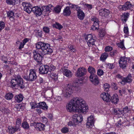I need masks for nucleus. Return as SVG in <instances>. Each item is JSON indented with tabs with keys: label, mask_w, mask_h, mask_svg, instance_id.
<instances>
[{
	"label": "nucleus",
	"mask_w": 134,
	"mask_h": 134,
	"mask_svg": "<svg viewBox=\"0 0 134 134\" xmlns=\"http://www.w3.org/2000/svg\"><path fill=\"white\" fill-rule=\"evenodd\" d=\"M86 105L85 102L83 99L76 97L69 103L66 106L67 110L71 112L75 111L84 113L88 111V107Z\"/></svg>",
	"instance_id": "1"
},
{
	"label": "nucleus",
	"mask_w": 134,
	"mask_h": 134,
	"mask_svg": "<svg viewBox=\"0 0 134 134\" xmlns=\"http://www.w3.org/2000/svg\"><path fill=\"white\" fill-rule=\"evenodd\" d=\"M10 84L11 87L13 88L19 87L21 89H23L25 87V83L23 80L19 75H15L14 78L11 80Z\"/></svg>",
	"instance_id": "2"
},
{
	"label": "nucleus",
	"mask_w": 134,
	"mask_h": 134,
	"mask_svg": "<svg viewBox=\"0 0 134 134\" xmlns=\"http://www.w3.org/2000/svg\"><path fill=\"white\" fill-rule=\"evenodd\" d=\"M36 47L38 49H41L42 53L44 55L49 54L53 52L52 49L50 48L49 44L43 42H40L37 43Z\"/></svg>",
	"instance_id": "3"
},
{
	"label": "nucleus",
	"mask_w": 134,
	"mask_h": 134,
	"mask_svg": "<svg viewBox=\"0 0 134 134\" xmlns=\"http://www.w3.org/2000/svg\"><path fill=\"white\" fill-rule=\"evenodd\" d=\"M72 121L68 122V125L70 126H75L82 122L83 120L82 116L78 113L74 114L72 117Z\"/></svg>",
	"instance_id": "4"
},
{
	"label": "nucleus",
	"mask_w": 134,
	"mask_h": 134,
	"mask_svg": "<svg viewBox=\"0 0 134 134\" xmlns=\"http://www.w3.org/2000/svg\"><path fill=\"white\" fill-rule=\"evenodd\" d=\"M34 60L38 63H40L44 55L40 50L33 52Z\"/></svg>",
	"instance_id": "5"
},
{
	"label": "nucleus",
	"mask_w": 134,
	"mask_h": 134,
	"mask_svg": "<svg viewBox=\"0 0 134 134\" xmlns=\"http://www.w3.org/2000/svg\"><path fill=\"white\" fill-rule=\"evenodd\" d=\"M30 73L29 76H24L23 78L27 81H33L37 78L36 74L34 70L31 69L30 71Z\"/></svg>",
	"instance_id": "6"
},
{
	"label": "nucleus",
	"mask_w": 134,
	"mask_h": 134,
	"mask_svg": "<svg viewBox=\"0 0 134 134\" xmlns=\"http://www.w3.org/2000/svg\"><path fill=\"white\" fill-rule=\"evenodd\" d=\"M134 5L129 1L126 2L124 5H119V8L121 11H126L131 9L133 8Z\"/></svg>",
	"instance_id": "7"
},
{
	"label": "nucleus",
	"mask_w": 134,
	"mask_h": 134,
	"mask_svg": "<svg viewBox=\"0 0 134 134\" xmlns=\"http://www.w3.org/2000/svg\"><path fill=\"white\" fill-rule=\"evenodd\" d=\"M116 78L119 79H122V81L120 83L122 84H124L125 83H130L132 80L131 79L132 76L131 74H129L126 77L122 78V76L119 74H118L116 76Z\"/></svg>",
	"instance_id": "8"
},
{
	"label": "nucleus",
	"mask_w": 134,
	"mask_h": 134,
	"mask_svg": "<svg viewBox=\"0 0 134 134\" xmlns=\"http://www.w3.org/2000/svg\"><path fill=\"white\" fill-rule=\"evenodd\" d=\"M31 126H34L37 131H41L44 130L45 125L41 123L34 122L31 123Z\"/></svg>",
	"instance_id": "9"
},
{
	"label": "nucleus",
	"mask_w": 134,
	"mask_h": 134,
	"mask_svg": "<svg viewBox=\"0 0 134 134\" xmlns=\"http://www.w3.org/2000/svg\"><path fill=\"white\" fill-rule=\"evenodd\" d=\"M86 69L83 67H80L78 68L75 74V76L80 77L86 74Z\"/></svg>",
	"instance_id": "10"
},
{
	"label": "nucleus",
	"mask_w": 134,
	"mask_h": 134,
	"mask_svg": "<svg viewBox=\"0 0 134 134\" xmlns=\"http://www.w3.org/2000/svg\"><path fill=\"white\" fill-rule=\"evenodd\" d=\"M85 39L89 47L91 45H94V42L96 41V40L93 37L92 34L87 35L85 38Z\"/></svg>",
	"instance_id": "11"
},
{
	"label": "nucleus",
	"mask_w": 134,
	"mask_h": 134,
	"mask_svg": "<svg viewBox=\"0 0 134 134\" xmlns=\"http://www.w3.org/2000/svg\"><path fill=\"white\" fill-rule=\"evenodd\" d=\"M129 60L128 58L125 57H121L119 62L120 66L121 68H124L126 67L127 60Z\"/></svg>",
	"instance_id": "12"
},
{
	"label": "nucleus",
	"mask_w": 134,
	"mask_h": 134,
	"mask_svg": "<svg viewBox=\"0 0 134 134\" xmlns=\"http://www.w3.org/2000/svg\"><path fill=\"white\" fill-rule=\"evenodd\" d=\"M72 93V91L70 88V85L68 84L64 92V97L66 98H68L70 97Z\"/></svg>",
	"instance_id": "13"
},
{
	"label": "nucleus",
	"mask_w": 134,
	"mask_h": 134,
	"mask_svg": "<svg viewBox=\"0 0 134 134\" xmlns=\"http://www.w3.org/2000/svg\"><path fill=\"white\" fill-rule=\"evenodd\" d=\"M99 15L103 17L106 18L110 17L109 11L108 10L106 9H101L99 11Z\"/></svg>",
	"instance_id": "14"
},
{
	"label": "nucleus",
	"mask_w": 134,
	"mask_h": 134,
	"mask_svg": "<svg viewBox=\"0 0 134 134\" xmlns=\"http://www.w3.org/2000/svg\"><path fill=\"white\" fill-rule=\"evenodd\" d=\"M49 66L47 65H43L40 66L39 69V73L40 74H44L48 73V69Z\"/></svg>",
	"instance_id": "15"
},
{
	"label": "nucleus",
	"mask_w": 134,
	"mask_h": 134,
	"mask_svg": "<svg viewBox=\"0 0 134 134\" xmlns=\"http://www.w3.org/2000/svg\"><path fill=\"white\" fill-rule=\"evenodd\" d=\"M90 81L94 85H97L99 83V80L97 75L94 74L90 75Z\"/></svg>",
	"instance_id": "16"
},
{
	"label": "nucleus",
	"mask_w": 134,
	"mask_h": 134,
	"mask_svg": "<svg viewBox=\"0 0 134 134\" xmlns=\"http://www.w3.org/2000/svg\"><path fill=\"white\" fill-rule=\"evenodd\" d=\"M94 120L92 116H91L87 118V121L86 123L87 127L92 128L94 125Z\"/></svg>",
	"instance_id": "17"
},
{
	"label": "nucleus",
	"mask_w": 134,
	"mask_h": 134,
	"mask_svg": "<svg viewBox=\"0 0 134 134\" xmlns=\"http://www.w3.org/2000/svg\"><path fill=\"white\" fill-rule=\"evenodd\" d=\"M32 11L35 15L40 16L42 14L43 10L40 7L35 6L33 7Z\"/></svg>",
	"instance_id": "18"
},
{
	"label": "nucleus",
	"mask_w": 134,
	"mask_h": 134,
	"mask_svg": "<svg viewBox=\"0 0 134 134\" xmlns=\"http://www.w3.org/2000/svg\"><path fill=\"white\" fill-rule=\"evenodd\" d=\"M101 98L103 100L106 102H109L110 101V98L111 97L110 94L108 93H104L100 95Z\"/></svg>",
	"instance_id": "19"
},
{
	"label": "nucleus",
	"mask_w": 134,
	"mask_h": 134,
	"mask_svg": "<svg viewBox=\"0 0 134 134\" xmlns=\"http://www.w3.org/2000/svg\"><path fill=\"white\" fill-rule=\"evenodd\" d=\"M61 69L63 71V73L64 75L69 78H71L72 77V74L70 70L65 69V68H62Z\"/></svg>",
	"instance_id": "20"
},
{
	"label": "nucleus",
	"mask_w": 134,
	"mask_h": 134,
	"mask_svg": "<svg viewBox=\"0 0 134 134\" xmlns=\"http://www.w3.org/2000/svg\"><path fill=\"white\" fill-rule=\"evenodd\" d=\"M8 132L10 134H13L15 132L19 131L18 126H10L8 127Z\"/></svg>",
	"instance_id": "21"
},
{
	"label": "nucleus",
	"mask_w": 134,
	"mask_h": 134,
	"mask_svg": "<svg viewBox=\"0 0 134 134\" xmlns=\"http://www.w3.org/2000/svg\"><path fill=\"white\" fill-rule=\"evenodd\" d=\"M110 100L112 103L116 104L119 100L118 96L116 94H113L110 98Z\"/></svg>",
	"instance_id": "22"
},
{
	"label": "nucleus",
	"mask_w": 134,
	"mask_h": 134,
	"mask_svg": "<svg viewBox=\"0 0 134 134\" xmlns=\"http://www.w3.org/2000/svg\"><path fill=\"white\" fill-rule=\"evenodd\" d=\"M23 95L21 94L17 95L15 97V100L18 103L21 102L23 100Z\"/></svg>",
	"instance_id": "23"
},
{
	"label": "nucleus",
	"mask_w": 134,
	"mask_h": 134,
	"mask_svg": "<svg viewBox=\"0 0 134 134\" xmlns=\"http://www.w3.org/2000/svg\"><path fill=\"white\" fill-rule=\"evenodd\" d=\"M130 15L129 13H124L122 16L121 19L123 21L124 23H126L128 18Z\"/></svg>",
	"instance_id": "24"
},
{
	"label": "nucleus",
	"mask_w": 134,
	"mask_h": 134,
	"mask_svg": "<svg viewBox=\"0 0 134 134\" xmlns=\"http://www.w3.org/2000/svg\"><path fill=\"white\" fill-rule=\"evenodd\" d=\"M39 106L41 108L44 110H47L48 107L46 105V103L44 102H40L38 103Z\"/></svg>",
	"instance_id": "25"
},
{
	"label": "nucleus",
	"mask_w": 134,
	"mask_h": 134,
	"mask_svg": "<svg viewBox=\"0 0 134 134\" xmlns=\"http://www.w3.org/2000/svg\"><path fill=\"white\" fill-rule=\"evenodd\" d=\"M7 16L8 17L10 20H13L14 18V13L12 11H9L7 12Z\"/></svg>",
	"instance_id": "26"
},
{
	"label": "nucleus",
	"mask_w": 134,
	"mask_h": 134,
	"mask_svg": "<svg viewBox=\"0 0 134 134\" xmlns=\"http://www.w3.org/2000/svg\"><path fill=\"white\" fill-rule=\"evenodd\" d=\"M71 11L69 7H67L65 8L63 11V14L64 15L69 16L71 14Z\"/></svg>",
	"instance_id": "27"
},
{
	"label": "nucleus",
	"mask_w": 134,
	"mask_h": 134,
	"mask_svg": "<svg viewBox=\"0 0 134 134\" xmlns=\"http://www.w3.org/2000/svg\"><path fill=\"white\" fill-rule=\"evenodd\" d=\"M18 0H6V2L8 4L14 5L18 3Z\"/></svg>",
	"instance_id": "28"
},
{
	"label": "nucleus",
	"mask_w": 134,
	"mask_h": 134,
	"mask_svg": "<svg viewBox=\"0 0 134 134\" xmlns=\"http://www.w3.org/2000/svg\"><path fill=\"white\" fill-rule=\"evenodd\" d=\"M77 14L79 19L81 20H83L85 17V14L82 11L77 13Z\"/></svg>",
	"instance_id": "29"
},
{
	"label": "nucleus",
	"mask_w": 134,
	"mask_h": 134,
	"mask_svg": "<svg viewBox=\"0 0 134 134\" xmlns=\"http://www.w3.org/2000/svg\"><path fill=\"white\" fill-rule=\"evenodd\" d=\"M88 71L90 74V75L95 74L96 73L95 69L91 66H89L88 69Z\"/></svg>",
	"instance_id": "30"
},
{
	"label": "nucleus",
	"mask_w": 134,
	"mask_h": 134,
	"mask_svg": "<svg viewBox=\"0 0 134 134\" xmlns=\"http://www.w3.org/2000/svg\"><path fill=\"white\" fill-rule=\"evenodd\" d=\"M53 27H55L59 30H60L63 28V26L59 23L56 22L55 24L53 25Z\"/></svg>",
	"instance_id": "31"
},
{
	"label": "nucleus",
	"mask_w": 134,
	"mask_h": 134,
	"mask_svg": "<svg viewBox=\"0 0 134 134\" xmlns=\"http://www.w3.org/2000/svg\"><path fill=\"white\" fill-rule=\"evenodd\" d=\"M108 56V53L107 52H105L102 54L100 57V59L103 61L105 60Z\"/></svg>",
	"instance_id": "32"
},
{
	"label": "nucleus",
	"mask_w": 134,
	"mask_h": 134,
	"mask_svg": "<svg viewBox=\"0 0 134 134\" xmlns=\"http://www.w3.org/2000/svg\"><path fill=\"white\" fill-rule=\"evenodd\" d=\"M21 126L25 129H28L30 127L29 124L26 121H24L23 122Z\"/></svg>",
	"instance_id": "33"
},
{
	"label": "nucleus",
	"mask_w": 134,
	"mask_h": 134,
	"mask_svg": "<svg viewBox=\"0 0 134 134\" xmlns=\"http://www.w3.org/2000/svg\"><path fill=\"white\" fill-rule=\"evenodd\" d=\"M70 7L72 8L75 9L77 11V13H79L80 12L82 11L80 9V7L78 6L77 5H72L70 6Z\"/></svg>",
	"instance_id": "34"
},
{
	"label": "nucleus",
	"mask_w": 134,
	"mask_h": 134,
	"mask_svg": "<svg viewBox=\"0 0 134 134\" xmlns=\"http://www.w3.org/2000/svg\"><path fill=\"white\" fill-rule=\"evenodd\" d=\"M37 104H38V103L35 102H31L30 103V105L31 106V109H34L36 108H38L39 105Z\"/></svg>",
	"instance_id": "35"
},
{
	"label": "nucleus",
	"mask_w": 134,
	"mask_h": 134,
	"mask_svg": "<svg viewBox=\"0 0 134 134\" xmlns=\"http://www.w3.org/2000/svg\"><path fill=\"white\" fill-rule=\"evenodd\" d=\"M32 6L24 8V10L29 14L30 13L32 10Z\"/></svg>",
	"instance_id": "36"
},
{
	"label": "nucleus",
	"mask_w": 134,
	"mask_h": 134,
	"mask_svg": "<svg viewBox=\"0 0 134 134\" xmlns=\"http://www.w3.org/2000/svg\"><path fill=\"white\" fill-rule=\"evenodd\" d=\"M13 95L12 93L9 92L6 94L5 98L7 100H10L13 98Z\"/></svg>",
	"instance_id": "37"
},
{
	"label": "nucleus",
	"mask_w": 134,
	"mask_h": 134,
	"mask_svg": "<svg viewBox=\"0 0 134 134\" xmlns=\"http://www.w3.org/2000/svg\"><path fill=\"white\" fill-rule=\"evenodd\" d=\"M124 40H123L120 43H118L117 45L118 47L123 50H124L125 49V48L124 45Z\"/></svg>",
	"instance_id": "38"
},
{
	"label": "nucleus",
	"mask_w": 134,
	"mask_h": 134,
	"mask_svg": "<svg viewBox=\"0 0 134 134\" xmlns=\"http://www.w3.org/2000/svg\"><path fill=\"white\" fill-rule=\"evenodd\" d=\"M61 9V7L60 6L58 5L54 8V10L56 13H59L60 12Z\"/></svg>",
	"instance_id": "39"
},
{
	"label": "nucleus",
	"mask_w": 134,
	"mask_h": 134,
	"mask_svg": "<svg viewBox=\"0 0 134 134\" xmlns=\"http://www.w3.org/2000/svg\"><path fill=\"white\" fill-rule=\"evenodd\" d=\"M76 86L77 85H76V86H75L72 85H70V87L71 89L72 90V92H73L74 91H77L79 90V87Z\"/></svg>",
	"instance_id": "40"
},
{
	"label": "nucleus",
	"mask_w": 134,
	"mask_h": 134,
	"mask_svg": "<svg viewBox=\"0 0 134 134\" xmlns=\"http://www.w3.org/2000/svg\"><path fill=\"white\" fill-rule=\"evenodd\" d=\"M42 8V9L43 12L44 11V12H50L51 10L50 8H48L47 6H44Z\"/></svg>",
	"instance_id": "41"
},
{
	"label": "nucleus",
	"mask_w": 134,
	"mask_h": 134,
	"mask_svg": "<svg viewBox=\"0 0 134 134\" xmlns=\"http://www.w3.org/2000/svg\"><path fill=\"white\" fill-rule=\"evenodd\" d=\"M51 76L55 81H57L58 78V75L54 73H51Z\"/></svg>",
	"instance_id": "42"
},
{
	"label": "nucleus",
	"mask_w": 134,
	"mask_h": 134,
	"mask_svg": "<svg viewBox=\"0 0 134 134\" xmlns=\"http://www.w3.org/2000/svg\"><path fill=\"white\" fill-rule=\"evenodd\" d=\"M1 110L2 113H5L7 114H9L10 112L9 109L7 108H5V107L2 108Z\"/></svg>",
	"instance_id": "43"
},
{
	"label": "nucleus",
	"mask_w": 134,
	"mask_h": 134,
	"mask_svg": "<svg viewBox=\"0 0 134 134\" xmlns=\"http://www.w3.org/2000/svg\"><path fill=\"white\" fill-rule=\"evenodd\" d=\"M55 102L58 103H61L62 100V98L60 96L57 97L55 98Z\"/></svg>",
	"instance_id": "44"
},
{
	"label": "nucleus",
	"mask_w": 134,
	"mask_h": 134,
	"mask_svg": "<svg viewBox=\"0 0 134 134\" xmlns=\"http://www.w3.org/2000/svg\"><path fill=\"white\" fill-rule=\"evenodd\" d=\"M74 83L76 85L79 86L82 83V81H80L79 79H76L75 80Z\"/></svg>",
	"instance_id": "45"
},
{
	"label": "nucleus",
	"mask_w": 134,
	"mask_h": 134,
	"mask_svg": "<svg viewBox=\"0 0 134 134\" xmlns=\"http://www.w3.org/2000/svg\"><path fill=\"white\" fill-rule=\"evenodd\" d=\"M103 87L104 90L106 92L108 91L109 88L110 87V85L108 84L107 83H105Z\"/></svg>",
	"instance_id": "46"
},
{
	"label": "nucleus",
	"mask_w": 134,
	"mask_h": 134,
	"mask_svg": "<svg viewBox=\"0 0 134 134\" xmlns=\"http://www.w3.org/2000/svg\"><path fill=\"white\" fill-rule=\"evenodd\" d=\"M16 124L15 126H18V129H19V131L20 130V128L19 126L21 124V121L20 119L18 118L16 121Z\"/></svg>",
	"instance_id": "47"
},
{
	"label": "nucleus",
	"mask_w": 134,
	"mask_h": 134,
	"mask_svg": "<svg viewBox=\"0 0 134 134\" xmlns=\"http://www.w3.org/2000/svg\"><path fill=\"white\" fill-rule=\"evenodd\" d=\"M22 5L24 7V8L25 7H29L32 6L30 3H27L26 2L23 3Z\"/></svg>",
	"instance_id": "48"
},
{
	"label": "nucleus",
	"mask_w": 134,
	"mask_h": 134,
	"mask_svg": "<svg viewBox=\"0 0 134 134\" xmlns=\"http://www.w3.org/2000/svg\"><path fill=\"white\" fill-rule=\"evenodd\" d=\"M105 33L104 30H101L99 32V35L101 37H102L104 36L105 35Z\"/></svg>",
	"instance_id": "49"
},
{
	"label": "nucleus",
	"mask_w": 134,
	"mask_h": 134,
	"mask_svg": "<svg viewBox=\"0 0 134 134\" xmlns=\"http://www.w3.org/2000/svg\"><path fill=\"white\" fill-rule=\"evenodd\" d=\"M69 47L70 49V51L72 52H75L76 51V49L75 47L73 45H71Z\"/></svg>",
	"instance_id": "50"
},
{
	"label": "nucleus",
	"mask_w": 134,
	"mask_h": 134,
	"mask_svg": "<svg viewBox=\"0 0 134 134\" xmlns=\"http://www.w3.org/2000/svg\"><path fill=\"white\" fill-rule=\"evenodd\" d=\"M69 131L68 128L67 127H64L61 129V131L64 133H67Z\"/></svg>",
	"instance_id": "51"
},
{
	"label": "nucleus",
	"mask_w": 134,
	"mask_h": 134,
	"mask_svg": "<svg viewBox=\"0 0 134 134\" xmlns=\"http://www.w3.org/2000/svg\"><path fill=\"white\" fill-rule=\"evenodd\" d=\"M113 49V48L111 46H107L105 47V50L106 52H109Z\"/></svg>",
	"instance_id": "52"
},
{
	"label": "nucleus",
	"mask_w": 134,
	"mask_h": 134,
	"mask_svg": "<svg viewBox=\"0 0 134 134\" xmlns=\"http://www.w3.org/2000/svg\"><path fill=\"white\" fill-rule=\"evenodd\" d=\"M43 31L45 32L48 34L49 32V28L47 27H45L43 28Z\"/></svg>",
	"instance_id": "53"
},
{
	"label": "nucleus",
	"mask_w": 134,
	"mask_h": 134,
	"mask_svg": "<svg viewBox=\"0 0 134 134\" xmlns=\"http://www.w3.org/2000/svg\"><path fill=\"white\" fill-rule=\"evenodd\" d=\"M5 23L2 21L0 22V31L3 29L5 27Z\"/></svg>",
	"instance_id": "54"
},
{
	"label": "nucleus",
	"mask_w": 134,
	"mask_h": 134,
	"mask_svg": "<svg viewBox=\"0 0 134 134\" xmlns=\"http://www.w3.org/2000/svg\"><path fill=\"white\" fill-rule=\"evenodd\" d=\"M103 71L101 69H100L98 70L97 71V74L98 75L100 76L103 74Z\"/></svg>",
	"instance_id": "55"
},
{
	"label": "nucleus",
	"mask_w": 134,
	"mask_h": 134,
	"mask_svg": "<svg viewBox=\"0 0 134 134\" xmlns=\"http://www.w3.org/2000/svg\"><path fill=\"white\" fill-rule=\"evenodd\" d=\"M2 60L3 62L6 63L7 62V59L6 57L3 55L2 57Z\"/></svg>",
	"instance_id": "56"
},
{
	"label": "nucleus",
	"mask_w": 134,
	"mask_h": 134,
	"mask_svg": "<svg viewBox=\"0 0 134 134\" xmlns=\"http://www.w3.org/2000/svg\"><path fill=\"white\" fill-rule=\"evenodd\" d=\"M123 110L124 114L128 113L129 111L128 107L127 106L125 108H123Z\"/></svg>",
	"instance_id": "57"
},
{
	"label": "nucleus",
	"mask_w": 134,
	"mask_h": 134,
	"mask_svg": "<svg viewBox=\"0 0 134 134\" xmlns=\"http://www.w3.org/2000/svg\"><path fill=\"white\" fill-rule=\"evenodd\" d=\"M99 21L98 20V22L96 21L94 22L93 25L95 26L96 27H97V28L99 29Z\"/></svg>",
	"instance_id": "58"
},
{
	"label": "nucleus",
	"mask_w": 134,
	"mask_h": 134,
	"mask_svg": "<svg viewBox=\"0 0 134 134\" xmlns=\"http://www.w3.org/2000/svg\"><path fill=\"white\" fill-rule=\"evenodd\" d=\"M84 6L87 7L90 10L92 8V5L91 4H85L84 5Z\"/></svg>",
	"instance_id": "59"
},
{
	"label": "nucleus",
	"mask_w": 134,
	"mask_h": 134,
	"mask_svg": "<svg viewBox=\"0 0 134 134\" xmlns=\"http://www.w3.org/2000/svg\"><path fill=\"white\" fill-rule=\"evenodd\" d=\"M36 35L37 37H41L42 36V33H41V31H38L36 32Z\"/></svg>",
	"instance_id": "60"
},
{
	"label": "nucleus",
	"mask_w": 134,
	"mask_h": 134,
	"mask_svg": "<svg viewBox=\"0 0 134 134\" xmlns=\"http://www.w3.org/2000/svg\"><path fill=\"white\" fill-rule=\"evenodd\" d=\"M43 79L42 77H39L37 80V82L40 84L43 83Z\"/></svg>",
	"instance_id": "61"
},
{
	"label": "nucleus",
	"mask_w": 134,
	"mask_h": 134,
	"mask_svg": "<svg viewBox=\"0 0 134 134\" xmlns=\"http://www.w3.org/2000/svg\"><path fill=\"white\" fill-rule=\"evenodd\" d=\"M124 31L125 33L127 34L129 32L128 28L127 27H124Z\"/></svg>",
	"instance_id": "62"
},
{
	"label": "nucleus",
	"mask_w": 134,
	"mask_h": 134,
	"mask_svg": "<svg viewBox=\"0 0 134 134\" xmlns=\"http://www.w3.org/2000/svg\"><path fill=\"white\" fill-rule=\"evenodd\" d=\"M108 65L109 69H112L114 67V66L113 64L108 63Z\"/></svg>",
	"instance_id": "63"
},
{
	"label": "nucleus",
	"mask_w": 134,
	"mask_h": 134,
	"mask_svg": "<svg viewBox=\"0 0 134 134\" xmlns=\"http://www.w3.org/2000/svg\"><path fill=\"white\" fill-rule=\"evenodd\" d=\"M91 20L95 22L96 21L98 22V19L96 17H93L91 19Z\"/></svg>",
	"instance_id": "64"
}]
</instances>
